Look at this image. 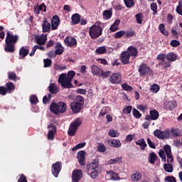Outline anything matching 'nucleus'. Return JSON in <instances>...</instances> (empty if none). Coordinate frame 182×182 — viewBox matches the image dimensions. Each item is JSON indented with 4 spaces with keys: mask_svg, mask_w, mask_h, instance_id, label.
<instances>
[{
    "mask_svg": "<svg viewBox=\"0 0 182 182\" xmlns=\"http://www.w3.org/2000/svg\"><path fill=\"white\" fill-rule=\"evenodd\" d=\"M62 171V162L56 161L55 164H52L51 173L54 177H58L59 173Z\"/></svg>",
    "mask_w": 182,
    "mask_h": 182,
    "instance_id": "obj_9",
    "label": "nucleus"
},
{
    "mask_svg": "<svg viewBox=\"0 0 182 182\" xmlns=\"http://www.w3.org/2000/svg\"><path fill=\"white\" fill-rule=\"evenodd\" d=\"M29 55V48L28 46H22L19 50V59H25Z\"/></svg>",
    "mask_w": 182,
    "mask_h": 182,
    "instance_id": "obj_19",
    "label": "nucleus"
},
{
    "mask_svg": "<svg viewBox=\"0 0 182 182\" xmlns=\"http://www.w3.org/2000/svg\"><path fill=\"white\" fill-rule=\"evenodd\" d=\"M137 23L141 24L143 23V14L139 13L135 15Z\"/></svg>",
    "mask_w": 182,
    "mask_h": 182,
    "instance_id": "obj_49",
    "label": "nucleus"
},
{
    "mask_svg": "<svg viewBox=\"0 0 182 182\" xmlns=\"http://www.w3.org/2000/svg\"><path fill=\"white\" fill-rule=\"evenodd\" d=\"M100 173H102L101 169H95L90 173L91 178H93V180L96 179V178L97 177V176H99V174H100Z\"/></svg>",
    "mask_w": 182,
    "mask_h": 182,
    "instance_id": "obj_37",
    "label": "nucleus"
},
{
    "mask_svg": "<svg viewBox=\"0 0 182 182\" xmlns=\"http://www.w3.org/2000/svg\"><path fill=\"white\" fill-rule=\"evenodd\" d=\"M44 68H50L52 66V60L46 58L43 60Z\"/></svg>",
    "mask_w": 182,
    "mask_h": 182,
    "instance_id": "obj_55",
    "label": "nucleus"
},
{
    "mask_svg": "<svg viewBox=\"0 0 182 182\" xmlns=\"http://www.w3.org/2000/svg\"><path fill=\"white\" fill-rule=\"evenodd\" d=\"M50 99H52V95L48 94V96L45 95L43 98V105H48L50 102Z\"/></svg>",
    "mask_w": 182,
    "mask_h": 182,
    "instance_id": "obj_51",
    "label": "nucleus"
},
{
    "mask_svg": "<svg viewBox=\"0 0 182 182\" xmlns=\"http://www.w3.org/2000/svg\"><path fill=\"white\" fill-rule=\"evenodd\" d=\"M75 103H78L80 105H82V106L85 105V100L83 99V97L82 95H77L75 97Z\"/></svg>",
    "mask_w": 182,
    "mask_h": 182,
    "instance_id": "obj_44",
    "label": "nucleus"
},
{
    "mask_svg": "<svg viewBox=\"0 0 182 182\" xmlns=\"http://www.w3.org/2000/svg\"><path fill=\"white\" fill-rule=\"evenodd\" d=\"M7 75L9 80H13V82H16V79H18V76L16 75V72L9 71L7 73Z\"/></svg>",
    "mask_w": 182,
    "mask_h": 182,
    "instance_id": "obj_32",
    "label": "nucleus"
},
{
    "mask_svg": "<svg viewBox=\"0 0 182 182\" xmlns=\"http://www.w3.org/2000/svg\"><path fill=\"white\" fill-rule=\"evenodd\" d=\"M126 38H133V36H136V31L133 29H129L125 31Z\"/></svg>",
    "mask_w": 182,
    "mask_h": 182,
    "instance_id": "obj_39",
    "label": "nucleus"
},
{
    "mask_svg": "<svg viewBox=\"0 0 182 182\" xmlns=\"http://www.w3.org/2000/svg\"><path fill=\"white\" fill-rule=\"evenodd\" d=\"M132 114L136 119H140L141 117V114L136 108L132 109Z\"/></svg>",
    "mask_w": 182,
    "mask_h": 182,
    "instance_id": "obj_53",
    "label": "nucleus"
},
{
    "mask_svg": "<svg viewBox=\"0 0 182 182\" xmlns=\"http://www.w3.org/2000/svg\"><path fill=\"white\" fill-rule=\"evenodd\" d=\"M100 25H102L100 21H96L94 25L90 27L89 33L91 39H96L101 36L103 33V28Z\"/></svg>",
    "mask_w": 182,
    "mask_h": 182,
    "instance_id": "obj_2",
    "label": "nucleus"
},
{
    "mask_svg": "<svg viewBox=\"0 0 182 182\" xmlns=\"http://www.w3.org/2000/svg\"><path fill=\"white\" fill-rule=\"evenodd\" d=\"M135 144H136V146H139L141 150H145V149L147 147V144L146 143V141H144V139L143 138L136 141Z\"/></svg>",
    "mask_w": 182,
    "mask_h": 182,
    "instance_id": "obj_23",
    "label": "nucleus"
},
{
    "mask_svg": "<svg viewBox=\"0 0 182 182\" xmlns=\"http://www.w3.org/2000/svg\"><path fill=\"white\" fill-rule=\"evenodd\" d=\"M108 81L112 83V85H120L122 83V74L120 73L112 74Z\"/></svg>",
    "mask_w": 182,
    "mask_h": 182,
    "instance_id": "obj_8",
    "label": "nucleus"
},
{
    "mask_svg": "<svg viewBox=\"0 0 182 182\" xmlns=\"http://www.w3.org/2000/svg\"><path fill=\"white\" fill-rule=\"evenodd\" d=\"M8 93V91L5 86H0V95L1 96H6V95Z\"/></svg>",
    "mask_w": 182,
    "mask_h": 182,
    "instance_id": "obj_61",
    "label": "nucleus"
},
{
    "mask_svg": "<svg viewBox=\"0 0 182 182\" xmlns=\"http://www.w3.org/2000/svg\"><path fill=\"white\" fill-rule=\"evenodd\" d=\"M159 65H161V66H163L164 69H167V68L171 67V61H161V63H159Z\"/></svg>",
    "mask_w": 182,
    "mask_h": 182,
    "instance_id": "obj_46",
    "label": "nucleus"
},
{
    "mask_svg": "<svg viewBox=\"0 0 182 182\" xmlns=\"http://www.w3.org/2000/svg\"><path fill=\"white\" fill-rule=\"evenodd\" d=\"M122 87L124 90H127V92H132V90H133V87L127 85V83L122 84Z\"/></svg>",
    "mask_w": 182,
    "mask_h": 182,
    "instance_id": "obj_56",
    "label": "nucleus"
},
{
    "mask_svg": "<svg viewBox=\"0 0 182 182\" xmlns=\"http://www.w3.org/2000/svg\"><path fill=\"white\" fill-rule=\"evenodd\" d=\"M154 135L157 139H164V132L160 129H156L154 132Z\"/></svg>",
    "mask_w": 182,
    "mask_h": 182,
    "instance_id": "obj_34",
    "label": "nucleus"
},
{
    "mask_svg": "<svg viewBox=\"0 0 182 182\" xmlns=\"http://www.w3.org/2000/svg\"><path fill=\"white\" fill-rule=\"evenodd\" d=\"M64 43L68 48H72V46H76L77 45V41L73 36H67L64 40Z\"/></svg>",
    "mask_w": 182,
    "mask_h": 182,
    "instance_id": "obj_11",
    "label": "nucleus"
},
{
    "mask_svg": "<svg viewBox=\"0 0 182 182\" xmlns=\"http://www.w3.org/2000/svg\"><path fill=\"white\" fill-rule=\"evenodd\" d=\"M99 160L94 159L91 164L87 165V170L90 171L92 170H99Z\"/></svg>",
    "mask_w": 182,
    "mask_h": 182,
    "instance_id": "obj_18",
    "label": "nucleus"
},
{
    "mask_svg": "<svg viewBox=\"0 0 182 182\" xmlns=\"http://www.w3.org/2000/svg\"><path fill=\"white\" fill-rule=\"evenodd\" d=\"M124 3L127 8H133L135 5L134 0H124Z\"/></svg>",
    "mask_w": 182,
    "mask_h": 182,
    "instance_id": "obj_41",
    "label": "nucleus"
},
{
    "mask_svg": "<svg viewBox=\"0 0 182 182\" xmlns=\"http://www.w3.org/2000/svg\"><path fill=\"white\" fill-rule=\"evenodd\" d=\"M109 146L117 149L118 147H120V146H122V142H120V141L117 139H112L109 142Z\"/></svg>",
    "mask_w": 182,
    "mask_h": 182,
    "instance_id": "obj_33",
    "label": "nucleus"
},
{
    "mask_svg": "<svg viewBox=\"0 0 182 182\" xmlns=\"http://www.w3.org/2000/svg\"><path fill=\"white\" fill-rule=\"evenodd\" d=\"M170 45L172 46V48H177V46H180V41L177 40H172L170 42Z\"/></svg>",
    "mask_w": 182,
    "mask_h": 182,
    "instance_id": "obj_59",
    "label": "nucleus"
},
{
    "mask_svg": "<svg viewBox=\"0 0 182 182\" xmlns=\"http://www.w3.org/2000/svg\"><path fill=\"white\" fill-rule=\"evenodd\" d=\"M120 60L123 65H129L130 62V53L124 51L120 56Z\"/></svg>",
    "mask_w": 182,
    "mask_h": 182,
    "instance_id": "obj_13",
    "label": "nucleus"
},
{
    "mask_svg": "<svg viewBox=\"0 0 182 182\" xmlns=\"http://www.w3.org/2000/svg\"><path fill=\"white\" fill-rule=\"evenodd\" d=\"M107 176H109L111 180H115V181L120 180V177H119V175L114 173V171H107Z\"/></svg>",
    "mask_w": 182,
    "mask_h": 182,
    "instance_id": "obj_27",
    "label": "nucleus"
},
{
    "mask_svg": "<svg viewBox=\"0 0 182 182\" xmlns=\"http://www.w3.org/2000/svg\"><path fill=\"white\" fill-rule=\"evenodd\" d=\"M47 129H48V140H55V134L58 133L56 125L55 124H50L47 126Z\"/></svg>",
    "mask_w": 182,
    "mask_h": 182,
    "instance_id": "obj_7",
    "label": "nucleus"
},
{
    "mask_svg": "<svg viewBox=\"0 0 182 182\" xmlns=\"http://www.w3.org/2000/svg\"><path fill=\"white\" fill-rule=\"evenodd\" d=\"M76 75V73L73 70H70L68 73V75L65 74V77L66 79H68V80H71L73 79V77H75Z\"/></svg>",
    "mask_w": 182,
    "mask_h": 182,
    "instance_id": "obj_45",
    "label": "nucleus"
},
{
    "mask_svg": "<svg viewBox=\"0 0 182 182\" xmlns=\"http://www.w3.org/2000/svg\"><path fill=\"white\" fill-rule=\"evenodd\" d=\"M58 82L64 89H72L73 87L72 80L66 78V74H61L58 78Z\"/></svg>",
    "mask_w": 182,
    "mask_h": 182,
    "instance_id": "obj_6",
    "label": "nucleus"
},
{
    "mask_svg": "<svg viewBox=\"0 0 182 182\" xmlns=\"http://www.w3.org/2000/svg\"><path fill=\"white\" fill-rule=\"evenodd\" d=\"M81 124L82 119L80 117L76 118L75 120L71 122L68 131V136H75V134H76V132H77V129L80 127Z\"/></svg>",
    "mask_w": 182,
    "mask_h": 182,
    "instance_id": "obj_4",
    "label": "nucleus"
},
{
    "mask_svg": "<svg viewBox=\"0 0 182 182\" xmlns=\"http://www.w3.org/2000/svg\"><path fill=\"white\" fill-rule=\"evenodd\" d=\"M108 134L110 137H119V136H120V132L114 129H110Z\"/></svg>",
    "mask_w": 182,
    "mask_h": 182,
    "instance_id": "obj_40",
    "label": "nucleus"
},
{
    "mask_svg": "<svg viewBox=\"0 0 182 182\" xmlns=\"http://www.w3.org/2000/svg\"><path fill=\"white\" fill-rule=\"evenodd\" d=\"M96 52L98 53V55H103V53L107 52V50L106 49V47L102 46L98 47L96 50Z\"/></svg>",
    "mask_w": 182,
    "mask_h": 182,
    "instance_id": "obj_54",
    "label": "nucleus"
},
{
    "mask_svg": "<svg viewBox=\"0 0 182 182\" xmlns=\"http://www.w3.org/2000/svg\"><path fill=\"white\" fill-rule=\"evenodd\" d=\"M127 52H129L130 56H133L134 58H137V55H139V50L134 46H129L127 48Z\"/></svg>",
    "mask_w": 182,
    "mask_h": 182,
    "instance_id": "obj_22",
    "label": "nucleus"
},
{
    "mask_svg": "<svg viewBox=\"0 0 182 182\" xmlns=\"http://www.w3.org/2000/svg\"><path fill=\"white\" fill-rule=\"evenodd\" d=\"M151 90L152 93H157L160 90V86L157 84H154L151 87Z\"/></svg>",
    "mask_w": 182,
    "mask_h": 182,
    "instance_id": "obj_57",
    "label": "nucleus"
},
{
    "mask_svg": "<svg viewBox=\"0 0 182 182\" xmlns=\"http://www.w3.org/2000/svg\"><path fill=\"white\" fill-rule=\"evenodd\" d=\"M164 168L166 173H173V165L171 164H164Z\"/></svg>",
    "mask_w": 182,
    "mask_h": 182,
    "instance_id": "obj_38",
    "label": "nucleus"
},
{
    "mask_svg": "<svg viewBox=\"0 0 182 182\" xmlns=\"http://www.w3.org/2000/svg\"><path fill=\"white\" fill-rule=\"evenodd\" d=\"M123 35H126V31H117V33H114V38L115 39H120V38L123 37Z\"/></svg>",
    "mask_w": 182,
    "mask_h": 182,
    "instance_id": "obj_47",
    "label": "nucleus"
},
{
    "mask_svg": "<svg viewBox=\"0 0 182 182\" xmlns=\"http://www.w3.org/2000/svg\"><path fill=\"white\" fill-rule=\"evenodd\" d=\"M122 157H117L114 159H110L108 161L109 164H117V163H122Z\"/></svg>",
    "mask_w": 182,
    "mask_h": 182,
    "instance_id": "obj_52",
    "label": "nucleus"
},
{
    "mask_svg": "<svg viewBox=\"0 0 182 182\" xmlns=\"http://www.w3.org/2000/svg\"><path fill=\"white\" fill-rule=\"evenodd\" d=\"M151 11H153V15H157V3L153 2L150 4Z\"/></svg>",
    "mask_w": 182,
    "mask_h": 182,
    "instance_id": "obj_50",
    "label": "nucleus"
},
{
    "mask_svg": "<svg viewBox=\"0 0 182 182\" xmlns=\"http://www.w3.org/2000/svg\"><path fill=\"white\" fill-rule=\"evenodd\" d=\"M148 160L151 164H154L156 160H157V155L156 153L151 152L148 157Z\"/></svg>",
    "mask_w": 182,
    "mask_h": 182,
    "instance_id": "obj_31",
    "label": "nucleus"
},
{
    "mask_svg": "<svg viewBox=\"0 0 182 182\" xmlns=\"http://www.w3.org/2000/svg\"><path fill=\"white\" fill-rule=\"evenodd\" d=\"M30 102L31 105H36L39 100H38V97H36V95H31L30 97Z\"/></svg>",
    "mask_w": 182,
    "mask_h": 182,
    "instance_id": "obj_58",
    "label": "nucleus"
},
{
    "mask_svg": "<svg viewBox=\"0 0 182 182\" xmlns=\"http://www.w3.org/2000/svg\"><path fill=\"white\" fill-rule=\"evenodd\" d=\"M68 109V105L63 102H52L50 106V110L54 114H59L60 113H65Z\"/></svg>",
    "mask_w": 182,
    "mask_h": 182,
    "instance_id": "obj_3",
    "label": "nucleus"
},
{
    "mask_svg": "<svg viewBox=\"0 0 182 182\" xmlns=\"http://www.w3.org/2000/svg\"><path fill=\"white\" fill-rule=\"evenodd\" d=\"M72 23L73 25H77L80 22V16L79 14H75L71 17Z\"/></svg>",
    "mask_w": 182,
    "mask_h": 182,
    "instance_id": "obj_28",
    "label": "nucleus"
},
{
    "mask_svg": "<svg viewBox=\"0 0 182 182\" xmlns=\"http://www.w3.org/2000/svg\"><path fill=\"white\" fill-rule=\"evenodd\" d=\"M5 87L8 93H12L15 90V85L12 82H8Z\"/></svg>",
    "mask_w": 182,
    "mask_h": 182,
    "instance_id": "obj_26",
    "label": "nucleus"
},
{
    "mask_svg": "<svg viewBox=\"0 0 182 182\" xmlns=\"http://www.w3.org/2000/svg\"><path fill=\"white\" fill-rule=\"evenodd\" d=\"M132 109H133L132 106H127V107L123 109L122 112L123 113H124V114H129L132 113Z\"/></svg>",
    "mask_w": 182,
    "mask_h": 182,
    "instance_id": "obj_60",
    "label": "nucleus"
},
{
    "mask_svg": "<svg viewBox=\"0 0 182 182\" xmlns=\"http://www.w3.org/2000/svg\"><path fill=\"white\" fill-rule=\"evenodd\" d=\"M160 114H159V112L157 110H150L149 115L146 117V120H147L148 122H150V120H157Z\"/></svg>",
    "mask_w": 182,
    "mask_h": 182,
    "instance_id": "obj_14",
    "label": "nucleus"
},
{
    "mask_svg": "<svg viewBox=\"0 0 182 182\" xmlns=\"http://www.w3.org/2000/svg\"><path fill=\"white\" fill-rule=\"evenodd\" d=\"M50 28H52L50 23L48 21V19L44 18V21H43V23H42L43 33H46V32H50Z\"/></svg>",
    "mask_w": 182,
    "mask_h": 182,
    "instance_id": "obj_20",
    "label": "nucleus"
},
{
    "mask_svg": "<svg viewBox=\"0 0 182 182\" xmlns=\"http://www.w3.org/2000/svg\"><path fill=\"white\" fill-rule=\"evenodd\" d=\"M164 151L166 153V156H170V154H171V146L168 144H166L164 146Z\"/></svg>",
    "mask_w": 182,
    "mask_h": 182,
    "instance_id": "obj_48",
    "label": "nucleus"
},
{
    "mask_svg": "<svg viewBox=\"0 0 182 182\" xmlns=\"http://www.w3.org/2000/svg\"><path fill=\"white\" fill-rule=\"evenodd\" d=\"M138 72L141 77L151 76L153 75V70L146 63L141 64L138 68Z\"/></svg>",
    "mask_w": 182,
    "mask_h": 182,
    "instance_id": "obj_5",
    "label": "nucleus"
},
{
    "mask_svg": "<svg viewBox=\"0 0 182 182\" xmlns=\"http://www.w3.org/2000/svg\"><path fill=\"white\" fill-rule=\"evenodd\" d=\"M178 56L177 54L174 53L173 52L168 53L166 55V59L169 62H176V60L177 59Z\"/></svg>",
    "mask_w": 182,
    "mask_h": 182,
    "instance_id": "obj_25",
    "label": "nucleus"
},
{
    "mask_svg": "<svg viewBox=\"0 0 182 182\" xmlns=\"http://www.w3.org/2000/svg\"><path fill=\"white\" fill-rule=\"evenodd\" d=\"M164 106L166 110H170L171 112H173L174 109L177 107V102L172 100V101H166L164 102Z\"/></svg>",
    "mask_w": 182,
    "mask_h": 182,
    "instance_id": "obj_15",
    "label": "nucleus"
},
{
    "mask_svg": "<svg viewBox=\"0 0 182 182\" xmlns=\"http://www.w3.org/2000/svg\"><path fill=\"white\" fill-rule=\"evenodd\" d=\"M159 28L160 32H161V33L163 35H165V36H168L169 33H168V31H166V29L164 28V24H163V23L159 24Z\"/></svg>",
    "mask_w": 182,
    "mask_h": 182,
    "instance_id": "obj_42",
    "label": "nucleus"
},
{
    "mask_svg": "<svg viewBox=\"0 0 182 182\" xmlns=\"http://www.w3.org/2000/svg\"><path fill=\"white\" fill-rule=\"evenodd\" d=\"M83 178V171L75 169L72 173V182H79Z\"/></svg>",
    "mask_w": 182,
    "mask_h": 182,
    "instance_id": "obj_10",
    "label": "nucleus"
},
{
    "mask_svg": "<svg viewBox=\"0 0 182 182\" xmlns=\"http://www.w3.org/2000/svg\"><path fill=\"white\" fill-rule=\"evenodd\" d=\"M132 181H139L141 178V173L136 172L131 176Z\"/></svg>",
    "mask_w": 182,
    "mask_h": 182,
    "instance_id": "obj_36",
    "label": "nucleus"
},
{
    "mask_svg": "<svg viewBox=\"0 0 182 182\" xmlns=\"http://www.w3.org/2000/svg\"><path fill=\"white\" fill-rule=\"evenodd\" d=\"M165 181H168V182H177V181L176 180V177H174V176H166L165 178Z\"/></svg>",
    "mask_w": 182,
    "mask_h": 182,
    "instance_id": "obj_63",
    "label": "nucleus"
},
{
    "mask_svg": "<svg viewBox=\"0 0 182 182\" xmlns=\"http://www.w3.org/2000/svg\"><path fill=\"white\" fill-rule=\"evenodd\" d=\"M102 69L99 68L97 65H93L91 66V73L95 76H100V73H102Z\"/></svg>",
    "mask_w": 182,
    "mask_h": 182,
    "instance_id": "obj_24",
    "label": "nucleus"
},
{
    "mask_svg": "<svg viewBox=\"0 0 182 182\" xmlns=\"http://www.w3.org/2000/svg\"><path fill=\"white\" fill-rule=\"evenodd\" d=\"M17 182H28V180L26 179L25 175L21 174Z\"/></svg>",
    "mask_w": 182,
    "mask_h": 182,
    "instance_id": "obj_64",
    "label": "nucleus"
},
{
    "mask_svg": "<svg viewBox=\"0 0 182 182\" xmlns=\"http://www.w3.org/2000/svg\"><path fill=\"white\" fill-rule=\"evenodd\" d=\"M172 134L174 137H180L181 134L180 133V129L178 128H172L171 130Z\"/></svg>",
    "mask_w": 182,
    "mask_h": 182,
    "instance_id": "obj_43",
    "label": "nucleus"
},
{
    "mask_svg": "<svg viewBox=\"0 0 182 182\" xmlns=\"http://www.w3.org/2000/svg\"><path fill=\"white\" fill-rule=\"evenodd\" d=\"M60 22V19L59 18V16L55 15L51 19V29L53 31L58 29Z\"/></svg>",
    "mask_w": 182,
    "mask_h": 182,
    "instance_id": "obj_16",
    "label": "nucleus"
},
{
    "mask_svg": "<svg viewBox=\"0 0 182 182\" xmlns=\"http://www.w3.org/2000/svg\"><path fill=\"white\" fill-rule=\"evenodd\" d=\"M85 151H80L77 154V159H78V163L80 166H86V161L85 158Z\"/></svg>",
    "mask_w": 182,
    "mask_h": 182,
    "instance_id": "obj_17",
    "label": "nucleus"
},
{
    "mask_svg": "<svg viewBox=\"0 0 182 182\" xmlns=\"http://www.w3.org/2000/svg\"><path fill=\"white\" fill-rule=\"evenodd\" d=\"M37 8H38V11L40 12H41V11H43V12H46V5H45L44 3H43L41 5L38 6Z\"/></svg>",
    "mask_w": 182,
    "mask_h": 182,
    "instance_id": "obj_62",
    "label": "nucleus"
},
{
    "mask_svg": "<svg viewBox=\"0 0 182 182\" xmlns=\"http://www.w3.org/2000/svg\"><path fill=\"white\" fill-rule=\"evenodd\" d=\"M102 15H103L104 19H105L106 21H109V19H110V18H112L113 15V11H112V10L110 9L105 10L103 11Z\"/></svg>",
    "mask_w": 182,
    "mask_h": 182,
    "instance_id": "obj_29",
    "label": "nucleus"
},
{
    "mask_svg": "<svg viewBox=\"0 0 182 182\" xmlns=\"http://www.w3.org/2000/svg\"><path fill=\"white\" fill-rule=\"evenodd\" d=\"M50 95H58L59 93V88L55 83H51L48 87Z\"/></svg>",
    "mask_w": 182,
    "mask_h": 182,
    "instance_id": "obj_21",
    "label": "nucleus"
},
{
    "mask_svg": "<svg viewBox=\"0 0 182 182\" xmlns=\"http://www.w3.org/2000/svg\"><path fill=\"white\" fill-rule=\"evenodd\" d=\"M46 36H38L36 38V42L38 45H45V43H46Z\"/></svg>",
    "mask_w": 182,
    "mask_h": 182,
    "instance_id": "obj_30",
    "label": "nucleus"
},
{
    "mask_svg": "<svg viewBox=\"0 0 182 182\" xmlns=\"http://www.w3.org/2000/svg\"><path fill=\"white\" fill-rule=\"evenodd\" d=\"M112 75V71H105L102 70L101 73L100 74L98 77H102V79H107L109 76Z\"/></svg>",
    "mask_w": 182,
    "mask_h": 182,
    "instance_id": "obj_35",
    "label": "nucleus"
},
{
    "mask_svg": "<svg viewBox=\"0 0 182 182\" xmlns=\"http://www.w3.org/2000/svg\"><path fill=\"white\" fill-rule=\"evenodd\" d=\"M18 41H19V36L14 35L8 31L5 39L4 51L7 53H14Z\"/></svg>",
    "mask_w": 182,
    "mask_h": 182,
    "instance_id": "obj_1",
    "label": "nucleus"
},
{
    "mask_svg": "<svg viewBox=\"0 0 182 182\" xmlns=\"http://www.w3.org/2000/svg\"><path fill=\"white\" fill-rule=\"evenodd\" d=\"M70 109L75 114L76 113H80V110L83 109V105L82 104H79V102H72L70 104Z\"/></svg>",
    "mask_w": 182,
    "mask_h": 182,
    "instance_id": "obj_12",
    "label": "nucleus"
}]
</instances>
